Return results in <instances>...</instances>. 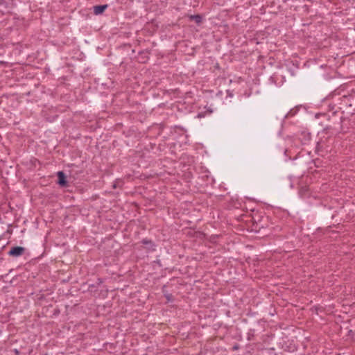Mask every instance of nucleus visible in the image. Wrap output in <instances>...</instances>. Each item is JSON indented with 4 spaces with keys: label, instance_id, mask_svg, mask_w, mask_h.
I'll list each match as a JSON object with an SVG mask.
<instances>
[{
    "label": "nucleus",
    "instance_id": "obj_1",
    "mask_svg": "<svg viewBox=\"0 0 355 355\" xmlns=\"http://www.w3.org/2000/svg\"><path fill=\"white\" fill-rule=\"evenodd\" d=\"M313 150L316 153L315 143L311 142V135L306 130H302L297 135L295 145L286 148L284 153L295 155H311Z\"/></svg>",
    "mask_w": 355,
    "mask_h": 355
},
{
    "label": "nucleus",
    "instance_id": "obj_2",
    "mask_svg": "<svg viewBox=\"0 0 355 355\" xmlns=\"http://www.w3.org/2000/svg\"><path fill=\"white\" fill-rule=\"evenodd\" d=\"M26 249L24 247L15 246L12 247L8 252V255L13 257H18L24 254Z\"/></svg>",
    "mask_w": 355,
    "mask_h": 355
},
{
    "label": "nucleus",
    "instance_id": "obj_3",
    "mask_svg": "<svg viewBox=\"0 0 355 355\" xmlns=\"http://www.w3.org/2000/svg\"><path fill=\"white\" fill-rule=\"evenodd\" d=\"M150 52L148 51H142L139 52L138 56V61L140 63H146L149 59Z\"/></svg>",
    "mask_w": 355,
    "mask_h": 355
},
{
    "label": "nucleus",
    "instance_id": "obj_4",
    "mask_svg": "<svg viewBox=\"0 0 355 355\" xmlns=\"http://www.w3.org/2000/svg\"><path fill=\"white\" fill-rule=\"evenodd\" d=\"M58 178V183L62 187L67 186L66 176L63 171H58L57 173Z\"/></svg>",
    "mask_w": 355,
    "mask_h": 355
},
{
    "label": "nucleus",
    "instance_id": "obj_5",
    "mask_svg": "<svg viewBox=\"0 0 355 355\" xmlns=\"http://www.w3.org/2000/svg\"><path fill=\"white\" fill-rule=\"evenodd\" d=\"M108 7L107 4L94 6V13L96 15L102 14Z\"/></svg>",
    "mask_w": 355,
    "mask_h": 355
},
{
    "label": "nucleus",
    "instance_id": "obj_6",
    "mask_svg": "<svg viewBox=\"0 0 355 355\" xmlns=\"http://www.w3.org/2000/svg\"><path fill=\"white\" fill-rule=\"evenodd\" d=\"M189 19L190 21L194 20L198 24L202 23V17L200 15H189Z\"/></svg>",
    "mask_w": 355,
    "mask_h": 355
},
{
    "label": "nucleus",
    "instance_id": "obj_7",
    "mask_svg": "<svg viewBox=\"0 0 355 355\" xmlns=\"http://www.w3.org/2000/svg\"><path fill=\"white\" fill-rule=\"evenodd\" d=\"M141 243L144 244V245H150V247H153V242L151 240H148V239H144L141 241Z\"/></svg>",
    "mask_w": 355,
    "mask_h": 355
}]
</instances>
